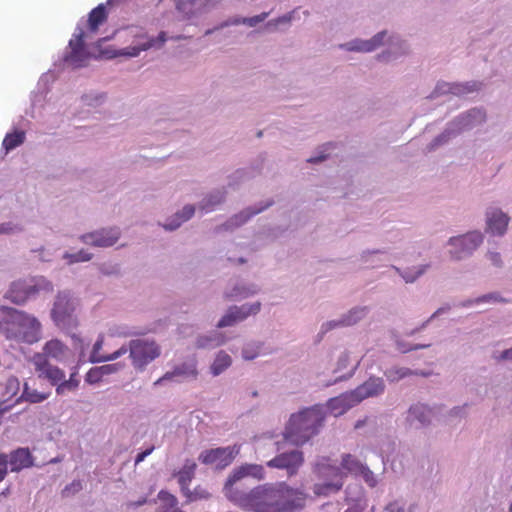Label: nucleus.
Returning <instances> with one entry per match:
<instances>
[{
    "instance_id": "1",
    "label": "nucleus",
    "mask_w": 512,
    "mask_h": 512,
    "mask_svg": "<svg viewBox=\"0 0 512 512\" xmlns=\"http://www.w3.org/2000/svg\"><path fill=\"white\" fill-rule=\"evenodd\" d=\"M239 507L252 512H293L304 507L306 495L285 482L265 483L249 492H233Z\"/></svg>"
},
{
    "instance_id": "2",
    "label": "nucleus",
    "mask_w": 512,
    "mask_h": 512,
    "mask_svg": "<svg viewBox=\"0 0 512 512\" xmlns=\"http://www.w3.org/2000/svg\"><path fill=\"white\" fill-rule=\"evenodd\" d=\"M343 470L355 475L367 476L371 474V471L351 454L342 456L341 467L331 464L330 458L321 457L315 464L314 472L319 478L331 479V481L315 484V495L328 496L338 492L343 486Z\"/></svg>"
},
{
    "instance_id": "3",
    "label": "nucleus",
    "mask_w": 512,
    "mask_h": 512,
    "mask_svg": "<svg viewBox=\"0 0 512 512\" xmlns=\"http://www.w3.org/2000/svg\"><path fill=\"white\" fill-rule=\"evenodd\" d=\"M0 334L7 340L33 344L41 339L42 325L39 320L24 311L1 307Z\"/></svg>"
},
{
    "instance_id": "4",
    "label": "nucleus",
    "mask_w": 512,
    "mask_h": 512,
    "mask_svg": "<svg viewBox=\"0 0 512 512\" xmlns=\"http://www.w3.org/2000/svg\"><path fill=\"white\" fill-rule=\"evenodd\" d=\"M325 420V410L321 405L305 408L292 414L286 426L284 437L294 445H303L316 435Z\"/></svg>"
},
{
    "instance_id": "5",
    "label": "nucleus",
    "mask_w": 512,
    "mask_h": 512,
    "mask_svg": "<svg viewBox=\"0 0 512 512\" xmlns=\"http://www.w3.org/2000/svg\"><path fill=\"white\" fill-rule=\"evenodd\" d=\"M78 300L69 291H60L56 295L51 309V319L61 329H72L78 326L75 314Z\"/></svg>"
},
{
    "instance_id": "6",
    "label": "nucleus",
    "mask_w": 512,
    "mask_h": 512,
    "mask_svg": "<svg viewBox=\"0 0 512 512\" xmlns=\"http://www.w3.org/2000/svg\"><path fill=\"white\" fill-rule=\"evenodd\" d=\"M53 285L44 277H32L14 281L5 297L15 304H23L40 292H52Z\"/></svg>"
},
{
    "instance_id": "7",
    "label": "nucleus",
    "mask_w": 512,
    "mask_h": 512,
    "mask_svg": "<svg viewBox=\"0 0 512 512\" xmlns=\"http://www.w3.org/2000/svg\"><path fill=\"white\" fill-rule=\"evenodd\" d=\"M128 350L132 364L137 370H144L149 363L161 355V348L154 340H131Z\"/></svg>"
},
{
    "instance_id": "8",
    "label": "nucleus",
    "mask_w": 512,
    "mask_h": 512,
    "mask_svg": "<svg viewBox=\"0 0 512 512\" xmlns=\"http://www.w3.org/2000/svg\"><path fill=\"white\" fill-rule=\"evenodd\" d=\"M483 242V235L479 231H472L449 239L452 246L450 256L453 260H461L470 256Z\"/></svg>"
},
{
    "instance_id": "9",
    "label": "nucleus",
    "mask_w": 512,
    "mask_h": 512,
    "mask_svg": "<svg viewBox=\"0 0 512 512\" xmlns=\"http://www.w3.org/2000/svg\"><path fill=\"white\" fill-rule=\"evenodd\" d=\"M85 31L77 27L73 37L69 41L70 51L65 55L64 61L73 68H81L88 64L91 54L84 45Z\"/></svg>"
},
{
    "instance_id": "10",
    "label": "nucleus",
    "mask_w": 512,
    "mask_h": 512,
    "mask_svg": "<svg viewBox=\"0 0 512 512\" xmlns=\"http://www.w3.org/2000/svg\"><path fill=\"white\" fill-rule=\"evenodd\" d=\"M247 476H251L258 480L264 478V468L258 464H244L236 468L232 474L228 477L224 491L225 495L231 500L233 492H243L238 485L241 480Z\"/></svg>"
},
{
    "instance_id": "11",
    "label": "nucleus",
    "mask_w": 512,
    "mask_h": 512,
    "mask_svg": "<svg viewBox=\"0 0 512 512\" xmlns=\"http://www.w3.org/2000/svg\"><path fill=\"white\" fill-rule=\"evenodd\" d=\"M240 448L237 445L229 447H219L203 451L199 455V461L205 465H215L219 469H223L230 465Z\"/></svg>"
},
{
    "instance_id": "12",
    "label": "nucleus",
    "mask_w": 512,
    "mask_h": 512,
    "mask_svg": "<svg viewBox=\"0 0 512 512\" xmlns=\"http://www.w3.org/2000/svg\"><path fill=\"white\" fill-rule=\"evenodd\" d=\"M30 361L38 378L47 380L52 386H56L65 378V372L52 365L43 354L35 353Z\"/></svg>"
},
{
    "instance_id": "13",
    "label": "nucleus",
    "mask_w": 512,
    "mask_h": 512,
    "mask_svg": "<svg viewBox=\"0 0 512 512\" xmlns=\"http://www.w3.org/2000/svg\"><path fill=\"white\" fill-rule=\"evenodd\" d=\"M260 302L251 305L244 304L241 307H230L227 313L219 320L217 327L223 328L232 326L237 322L245 320L250 315H255L260 311Z\"/></svg>"
},
{
    "instance_id": "14",
    "label": "nucleus",
    "mask_w": 512,
    "mask_h": 512,
    "mask_svg": "<svg viewBox=\"0 0 512 512\" xmlns=\"http://www.w3.org/2000/svg\"><path fill=\"white\" fill-rule=\"evenodd\" d=\"M303 454L300 451H291L277 455L267 462L271 468L286 469L289 475L295 474L303 464Z\"/></svg>"
},
{
    "instance_id": "15",
    "label": "nucleus",
    "mask_w": 512,
    "mask_h": 512,
    "mask_svg": "<svg viewBox=\"0 0 512 512\" xmlns=\"http://www.w3.org/2000/svg\"><path fill=\"white\" fill-rule=\"evenodd\" d=\"M510 218L499 208H488L486 211V231L502 236L506 233Z\"/></svg>"
},
{
    "instance_id": "16",
    "label": "nucleus",
    "mask_w": 512,
    "mask_h": 512,
    "mask_svg": "<svg viewBox=\"0 0 512 512\" xmlns=\"http://www.w3.org/2000/svg\"><path fill=\"white\" fill-rule=\"evenodd\" d=\"M120 233L116 228L101 229L81 236L82 242L96 247H109L119 239Z\"/></svg>"
},
{
    "instance_id": "17",
    "label": "nucleus",
    "mask_w": 512,
    "mask_h": 512,
    "mask_svg": "<svg viewBox=\"0 0 512 512\" xmlns=\"http://www.w3.org/2000/svg\"><path fill=\"white\" fill-rule=\"evenodd\" d=\"M138 40L135 45L126 47L118 55L135 57L138 56L141 51L148 50L152 47L160 48L166 42V33L160 32L157 38H149L145 35H138Z\"/></svg>"
},
{
    "instance_id": "18",
    "label": "nucleus",
    "mask_w": 512,
    "mask_h": 512,
    "mask_svg": "<svg viewBox=\"0 0 512 512\" xmlns=\"http://www.w3.org/2000/svg\"><path fill=\"white\" fill-rule=\"evenodd\" d=\"M384 389L385 385L381 378L371 377L352 391V397H355L354 401L360 403L366 398L382 394Z\"/></svg>"
},
{
    "instance_id": "19",
    "label": "nucleus",
    "mask_w": 512,
    "mask_h": 512,
    "mask_svg": "<svg viewBox=\"0 0 512 512\" xmlns=\"http://www.w3.org/2000/svg\"><path fill=\"white\" fill-rule=\"evenodd\" d=\"M198 376L197 362L192 359L188 362L181 363L174 367L172 371L166 372L154 384L158 385L164 380H172L174 377L196 379Z\"/></svg>"
},
{
    "instance_id": "20",
    "label": "nucleus",
    "mask_w": 512,
    "mask_h": 512,
    "mask_svg": "<svg viewBox=\"0 0 512 512\" xmlns=\"http://www.w3.org/2000/svg\"><path fill=\"white\" fill-rule=\"evenodd\" d=\"M196 463L193 460H186L182 469L178 472V483L181 487V491L186 496L188 501H193L196 497L194 493L189 489V485L194 478L196 471Z\"/></svg>"
},
{
    "instance_id": "21",
    "label": "nucleus",
    "mask_w": 512,
    "mask_h": 512,
    "mask_svg": "<svg viewBox=\"0 0 512 512\" xmlns=\"http://www.w3.org/2000/svg\"><path fill=\"white\" fill-rule=\"evenodd\" d=\"M107 18L108 14L105 4H99L97 7L92 9L88 15L87 32H85V36L90 37L96 34L99 27L107 21Z\"/></svg>"
},
{
    "instance_id": "22",
    "label": "nucleus",
    "mask_w": 512,
    "mask_h": 512,
    "mask_svg": "<svg viewBox=\"0 0 512 512\" xmlns=\"http://www.w3.org/2000/svg\"><path fill=\"white\" fill-rule=\"evenodd\" d=\"M12 472H18L33 465V457L28 448H18L9 455Z\"/></svg>"
},
{
    "instance_id": "23",
    "label": "nucleus",
    "mask_w": 512,
    "mask_h": 512,
    "mask_svg": "<svg viewBox=\"0 0 512 512\" xmlns=\"http://www.w3.org/2000/svg\"><path fill=\"white\" fill-rule=\"evenodd\" d=\"M355 397H352V391L349 393L342 394L338 397L332 398L328 401V409L334 416L344 414L349 408L358 404L354 401Z\"/></svg>"
},
{
    "instance_id": "24",
    "label": "nucleus",
    "mask_w": 512,
    "mask_h": 512,
    "mask_svg": "<svg viewBox=\"0 0 512 512\" xmlns=\"http://www.w3.org/2000/svg\"><path fill=\"white\" fill-rule=\"evenodd\" d=\"M386 32H380L368 41H355L346 45L347 50L371 52L382 44Z\"/></svg>"
},
{
    "instance_id": "25",
    "label": "nucleus",
    "mask_w": 512,
    "mask_h": 512,
    "mask_svg": "<svg viewBox=\"0 0 512 512\" xmlns=\"http://www.w3.org/2000/svg\"><path fill=\"white\" fill-rule=\"evenodd\" d=\"M67 351L68 347L63 342L58 339H52L45 343L41 354L45 355L47 359L51 357L56 360H62Z\"/></svg>"
},
{
    "instance_id": "26",
    "label": "nucleus",
    "mask_w": 512,
    "mask_h": 512,
    "mask_svg": "<svg viewBox=\"0 0 512 512\" xmlns=\"http://www.w3.org/2000/svg\"><path fill=\"white\" fill-rule=\"evenodd\" d=\"M102 345H103V338H99L93 345V350L90 355L91 362L97 363V362H105V361H109V360H114V359H117L118 357H120L121 355H124L127 352V348H125L123 346L110 355H102L100 353Z\"/></svg>"
},
{
    "instance_id": "27",
    "label": "nucleus",
    "mask_w": 512,
    "mask_h": 512,
    "mask_svg": "<svg viewBox=\"0 0 512 512\" xmlns=\"http://www.w3.org/2000/svg\"><path fill=\"white\" fill-rule=\"evenodd\" d=\"M365 314L364 308L354 309L350 311L349 315H347L345 318H343L339 323L337 322H327L323 325L322 329L323 332H326L333 327L341 324V325H353L355 324L359 319H361Z\"/></svg>"
},
{
    "instance_id": "28",
    "label": "nucleus",
    "mask_w": 512,
    "mask_h": 512,
    "mask_svg": "<svg viewBox=\"0 0 512 512\" xmlns=\"http://www.w3.org/2000/svg\"><path fill=\"white\" fill-rule=\"evenodd\" d=\"M231 363H232V359H231L230 355L224 351H220L216 355V357L210 367L211 373L214 376H218L223 371H225L228 367H230Z\"/></svg>"
},
{
    "instance_id": "29",
    "label": "nucleus",
    "mask_w": 512,
    "mask_h": 512,
    "mask_svg": "<svg viewBox=\"0 0 512 512\" xmlns=\"http://www.w3.org/2000/svg\"><path fill=\"white\" fill-rule=\"evenodd\" d=\"M431 409L423 404H415L409 409V417L425 424L429 422Z\"/></svg>"
},
{
    "instance_id": "30",
    "label": "nucleus",
    "mask_w": 512,
    "mask_h": 512,
    "mask_svg": "<svg viewBox=\"0 0 512 512\" xmlns=\"http://www.w3.org/2000/svg\"><path fill=\"white\" fill-rule=\"evenodd\" d=\"M25 140V132L24 131H15L13 133L6 134L2 146L6 152L15 149L20 146Z\"/></svg>"
},
{
    "instance_id": "31",
    "label": "nucleus",
    "mask_w": 512,
    "mask_h": 512,
    "mask_svg": "<svg viewBox=\"0 0 512 512\" xmlns=\"http://www.w3.org/2000/svg\"><path fill=\"white\" fill-rule=\"evenodd\" d=\"M176 7L184 19H191L198 13L196 0H177Z\"/></svg>"
},
{
    "instance_id": "32",
    "label": "nucleus",
    "mask_w": 512,
    "mask_h": 512,
    "mask_svg": "<svg viewBox=\"0 0 512 512\" xmlns=\"http://www.w3.org/2000/svg\"><path fill=\"white\" fill-rule=\"evenodd\" d=\"M80 380L77 377V372L71 373L68 380L65 378L56 385V393L63 395L69 391H75L79 386Z\"/></svg>"
},
{
    "instance_id": "33",
    "label": "nucleus",
    "mask_w": 512,
    "mask_h": 512,
    "mask_svg": "<svg viewBox=\"0 0 512 512\" xmlns=\"http://www.w3.org/2000/svg\"><path fill=\"white\" fill-rule=\"evenodd\" d=\"M194 212L195 208L193 205H186L183 207L180 213L176 214V217L179 218V221H177L175 224L165 225V228L168 230H174L178 228L182 222L189 220L194 215Z\"/></svg>"
},
{
    "instance_id": "34",
    "label": "nucleus",
    "mask_w": 512,
    "mask_h": 512,
    "mask_svg": "<svg viewBox=\"0 0 512 512\" xmlns=\"http://www.w3.org/2000/svg\"><path fill=\"white\" fill-rule=\"evenodd\" d=\"M21 398L30 403H39L48 398V394L39 393L36 390H31L27 384L24 385V390Z\"/></svg>"
},
{
    "instance_id": "35",
    "label": "nucleus",
    "mask_w": 512,
    "mask_h": 512,
    "mask_svg": "<svg viewBox=\"0 0 512 512\" xmlns=\"http://www.w3.org/2000/svg\"><path fill=\"white\" fill-rule=\"evenodd\" d=\"M412 374H418V373L413 372L408 368H398V367H393L391 369H388L385 372V376L391 382L398 381V380H400L404 377H407L409 375H412Z\"/></svg>"
},
{
    "instance_id": "36",
    "label": "nucleus",
    "mask_w": 512,
    "mask_h": 512,
    "mask_svg": "<svg viewBox=\"0 0 512 512\" xmlns=\"http://www.w3.org/2000/svg\"><path fill=\"white\" fill-rule=\"evenodd\" d=\"M91 257L92 255L85 250H80L77 253H66L64 255V258L68 260L69 264L89 261Z\"/></svg>"
},
{
    "instance_id": "37",
    "label": "nucleus",
    "mask_w": 512,
    "mask_h": 512,
    "mask_svg": "<svg viewBox=\"0 0 512 512\" xmlns=\"http://www.w3.org/2000/svg\"><path fill=\"white\" fill-rule=\"evenodd\" d=\"M102 378H103V373L101 372L100 368L94 367V368H91L87 372L85 380H86V382H88L90 384H95V383L100 382L102 380Z\"/></svg>"
},
{
    "instance_id": "38",
    "label": "nucleus",
    "mask_w": 512,
    "mask_h": 512,
    "mask_svg": "<svg viewBox=\"0 0 512 512\" xmlns=\"http://www.w3.org/2000/svg\"><path fill=\"white\" fill-rule=\"evenodd\" d=\"M254 292L255 291H249V290L245 289L244 287H242V288L235 287L231 293L226 295V297L229 299H242V298H246L250 294H253Z\"/></svg>"
},
{
    "instance_id": "39",
    "label": "nucleus",
    "mask_w": 512,
    "mask_h": 512,
    "mask_svg": "<svg viewBox=\"0 0 512 512\" xmlns=\"http://www.w3.org/2000/svg\"><path fill=\"white\" fill-rule=\"evenodd\" d=\"M160 500L165 502L170 508H173L177 505V498L167 491H160L158 494Z\"/></svg>"
},
{
    "instance_id": "40",
    "label": "nucleus",
    "mask_w": 512,
    "mask_h": 512,
    "mask_svg": "<svg viewBox=\"0 0 512 512\" xmlns=\"http://www.w3.org/2000/svg\"><path fill=\"white\" fill-rule=\"evenodd\" d=\"M262 209H258V210H255L253 212H251L249 215H246L244 216L242 213L239 214V215H236L234 216L229 222V226H239L243 223H245L247 221V219L251 216V215H255L257 213H259Z\"/></svg>"
},
{
    "instance_id": "41",
    "label": "nucleus",
    "mask_w": 512,
    "mask_h": 512,
    "mask_svg": "<svg viewBox=\"0 0 512 512\" xmlns=\"http://www.w3.org/2000/svg\"><path fill=\"white\" fill-rule=\"evenodd\" d=\"M20 387L19 380L15 377H10L6 382V390L7 393H11V395H16Z\"/></svg>"
},
{
    "instance_id": "42",
    "label": "nucleus",
    "mask_w": 512,
    "mask_h": 512,
    "mask_svg": "<svg viewBox=\"0 0 512 512\" xmlns=\"http://www.w3.org/2000/svg\"><path fill=\"white\" fill-rule=\"evenodd\" d=\"M82 489V484L80 481H73L70 485L66 486L63 490L64 496H69L71 494H75Z\"/></svg>"
},
{
    "instance_id": "43",
    "label": "nucleus",
    "mask_w": 512,
    "mask_h": 512,
    "mask_svg": "<svg viewBox=\"0 0 512 512\" xmlns=\"http://www.w3.org/2000/svg\"><path fill=\"white\" fill-rule=\"evenodd\" d=\"M223 200V195L211 196L206 203L203 204L202 209L205 211H210L213 209V206L219 204Z\"/></svg>"
},
{
    "instance_id": "44",
    "label": "nucleus",
    "mask_w": 512,
    "mask_h": 512,
    "mask_svg": "<svg viewBox=\"0 0 512 512\" xmlns=\"http://www.w3.org/2000/svg\"><path fill=\"white\" fill-rule=\"evenodd\" d=\"M268 16V13H262L260 15H257V16H254V17H250V18H245L243 19V23L244 24H247L251 27L255 26L256 24L264 21L266 19V17Z\"/></svg>"
},
{
    "instance_id": "45",
    "label": "nucleus",
    "mask_w": 512,
    "mask_h": 512,
    "mask_svg": "<svg viewBox=\"0 0 512 512\" xmlns=\"http://www.w3.org/2000/svg\"><path fill=\"white\" fill-rule=\"evenodd\" d=\"M103 376L112 374L121 368L120 364H106L99 367Z\"/></svg>"
},
{
    "instance_id": "46",
    "label": "nucleus",
    "mask_w": 512,
    "mask_h": 512,
    "mask_svg": "<svg viewBox=\"0 0 512 512\" xmlns=\"http://www.w3.org/2000/svg\"><path fill=\"white\" fill-rule=\"evenodd\" d=\"M449 91L453 94H463V93H466V92H469L471 91L468 87L464 86V85H460V84H454V85H451L449 87Z\"/></svg>"
},
{
    "instance_id": "47",
    "label": "nucleus",
    "mask_w": 512,
    "mask_h": 512,
    "mask_svg": "<svg viewBox=\"0 0 512 512\" xmlns=\"http://www.w3.org/2000/svg\"><path fill=\"white\" fill-rule=\"evenodd\" d=\"M426 267L427 266H422L421 268H419L415 275H410L406 273L405 275H403V278L405 279L406 282H413L424 273Z\"/></svg>"
},
{
    "instance_id": "48",
    "label": "nucleus",
    "mask_w": 512,
    "mask_h": 512,
    "mask_svg": "<svg viewBox=\"0 0 512 512\" xmlns=\"http://www.w3.org/2000/svg\"><path fill=\"white\" fill-rule=\"evenodd\" d=\"M242 355H243V358L246 359V360H253L254 358L257 357L258 355V352L256 351H252L250 349V346H247L245 347L243 350H242Z\"/></svg>"
},
{
    "instance_id": "49",
    "label": "nucleus",
    "mask_w": 512,
    "mask_h": 512,
    "mask_svg": "<svg viewBox=\"0 0 512 512\" xmlns=\"http://www.w3.org/2000/svg\"><path fill=\"white\" fill-rule=\"evenodd\" d=\"M153 450L154 447H151L149 449H146L145 451L138 453L135 459V464H139L140 462H142L148 455L152 453Z\"/></svg>"
},
{
    "instance_id": "50",
    "label": "nucleus",
    "mask_w": 512,
    "mask_h": 512,
    "mask_svg": "<svg viewBox=\"0 0 512 512\" xmlns=\"http://www.w3.org/2000/svg\"><path fill=\"white\" fill-rule=\"evenodd\" d=\"M488 257L495 266L501 265V256L498 252H489Z\"/></svg>"
},
{
    "instance_id": "51",
    "label": "nucleus",
    "mask_w": 512,
    "mask_h": 512,
    "mask_svg": "<svg viewBox=\"0 0 512 512\" xmlns=\"http://www.w3.org/2000/svg\"><path fill=\"white\" fill-rule=\"evenodd\" d=\"M512 359V348L503 351L499 357V360Z\"/></svg>"
},
{
    "instance_id": "52",
    "label": "nucleus",
    "mask_w": 512,
    "mask_h": 512,
    "mask_svg": "<svg viewBox=\"0 0 512 512\" xmlns=\"http://www.w3.org/2000/svg\"><path fill=\"white\" fill-rule=\"evenodd\" d=\"M490 300H497V297L495 294H487L482 296L481 298H478L476 302H485Z\"/></svg>"
},
{
    "instance_id": "53",
    "label": "nucleus",
    "mask_w": 512,
    "mask_h": 512,
    "mask_svg": "<svg viewBox=\"0 0 512 512\" xmlns=\"http://www.w3.org/2000/svg\"><path fill=\"white\" fill-rule=\"evenodd\" d=\"M9 456L5 453L0 454V467H7Z\"/></svg>"
},
{
    "instance_id": "54",
    "label": "nucleus",
    "mask_w": 512,
    "mask_h": 512,
    "mask_svg": "<svg viewBox=\"0 0 512 512\" xmlns=\"http://www.w3.org/2000/svg\"><path fill=\"white\" fill-rule=\"evenodd\" d=\"M365 481L370 485V486H374L376 481L374 479V475L373 473L371 472V474H368L367 476H363Z\"/></svg>"
},
{
    "instance_id": "55",
    "label": "nucleus",
    "mask_w": 512,
    "mask_h": 512,
    "mask_svg": "<svg viewBox=\"0 0 512 512\" xmlns=\"http://www.w3.org/2000/svg\"><path fill=\"white\" fill-rule=\"evenodd\" d=\"M326 158H327V155H320V156H317V157L309 158L308 162H310V163H318V162H321V161L325 160Z\"/></svg>"
},
{
    "instance_id": "56",
    "label": "nucleus",
    "mask_w": 512,
    "mask_h": 512,
    "mask_svg": "<svg viewBox=\"0 0 512 512\" xmlns=\"http://www.w3.org/2000/svg\"><path fill=\"white\" fill-rule=\"evenodd\" d=\"M468 117H476L479 116L480 118H483L482 112L480 110H472L468 113Z\"/></svg>"
},
{
    "instance_id": "57",
    "label": "nucleus",
    "mask_w": 512,
    "mask_h": 512,
    "mask_svg": "<svg viewBox=\"0 0 512 512\" xmlns=\"http://www.w3.org/2000/svg\"><path fill=\"white\" fill-rule=\"evenodd\" d=\"M7 475V467H0V482L4 480Z\"/></svg>"
},
{
    "instance_id": "58",
    "label": "nucleus",
    "mask_w": 512,
    "mask_h": 512,
    "mask_svg": "<svg viewBox=\"0 0 512 512\" xmlns=\"http://www.w3.org/2000/svg\"><path fill=\"white\" fill-rule=\"evenodd\" d=\"M12 231V228L6 226V225H0V234L1 233H9Z\"/></svg>"
},
{
    "instance_id": "59",
    "label": "nucleus",
    "mask_w": 512,
    "mask_h": 512,
    "mask_svg": "<svg viewBox=\"0 0 512 512\" xmlns=\"http://www.w3.org/2000/svg\"><path fill=\"white\" fill-rule=\"evenodd\" d=\"M194 493V496L196 497L194 500H196L197 498H206L208 495L207 493L204 494V493H201V491H195L193 492Z\"/></svg>"
},
{
    "instance_id": "60",
    "label": "nucleus",
    "mask_w": 512,
    "mask_h": 512,
    "mask_svg": "<svg viewBox=\"0 0 512 512\" xmlns=\"http://www.w3.org/2000/svg\"><path fill=\"white\" fill-rule=\"evenodd\" d=\"M387 510H389L390 512H393L394 511V505L393 504H389L387 506Z\"/></svg>"
},
{
    "instance_id": "61",
    "label": "nucleus",
    "mask_w": 512,
    "mask_h": 512,
    "mask_svg": "<svg viewBox=\"0 0 512 512\" xmlns=\"http://www.w3.org/2000/svg\"><path fill=\"white\" fill-rule=\"evenodd\" d=\"M117 0H107V5H113L114 3H116Z\"/></svg>"
},
{
    "instance_id": "62",
    "label": "nucleus",
    "mask_w": 512,
    "mask_h": 512,
    "mask_svg": "<svg viewBox=\"0 0 512 512\" xmlns=\"http://www.w3.org/2000/svg\"><path fill=\"white\" fill-rule=\"evenodd\" d=\"M345 512H358L355 508H349Z\"/></svg>"
},
{
    "instance_id": "63",
    "label": "nucleus",
    "mask_w": 512,
    "mask_h": 512,
    "mask_svg": "<svg viewBox=\"0 0 512 512\" xmlns=\"http://www.w3.org/2000/svg\"><path fill=\"white\" fill-rule=\"evenodd\" d=\"M288 20H289L288 18L283 17V18H279V19L277 20V22L288 21Z\"/></svg>"
},
{
    "instance_id": "64",
    "label": "nucleus",
    "mask_w": 512,
    "mask_h": 512,
    "mask_svg": "<svg viewBox=\"0 0 512 512\" xmlns=\"http://www.w3.org/2000/svg\"><path fill=\"white\" fill-rule=\"evenodd\" d=\"M362 424H363V422H362V421H358V422L356 423V425H355V428H359Z\"/></svg>"
}]
</instances>
